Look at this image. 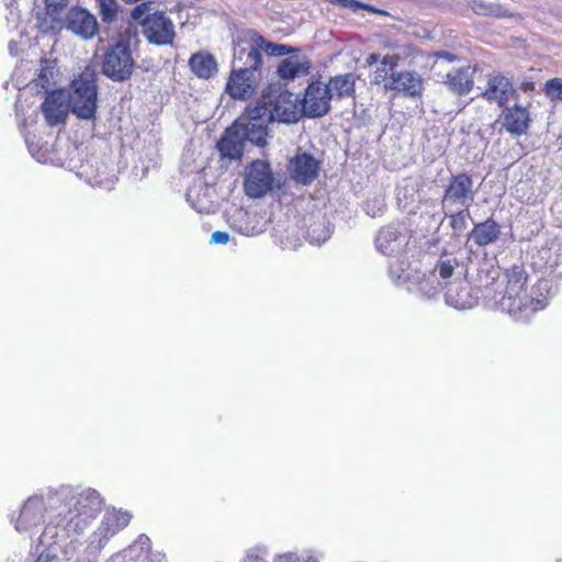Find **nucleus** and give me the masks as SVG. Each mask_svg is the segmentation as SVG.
Segmentation results:
<instances>
[{"instance_id":"1","label":"nucleus","mask_w":562,"mask_h":562,"mask_svg":"<svg viewBox=\"0 0 562 562\" xmlns=\"http://www.w3.org/2000/svg\"><path fill=\"white\" fill-rule=\"evenodd\" d=\"M301 116L299 97L280 86L269 85L256 105L246 108L240 120L247 139L263 147L267 145L269 123H296Z\"/></svg>"},{"instance_id":"2","label":"nucleus","mask_w":562,"mask_h":562,"mask_svg":"<svg viewBox=\"0 0 562 562\" xmlns=\"http://www.w3.org/2000/svg\"><path fill=\"white\" fill-rule=\"evenodd\" d=\"M71 89L68 101L63 90L56 89L47 93L41 108L49 126L65 123L69 106L78 119L92 120L95 117L98 108L95 70L90 66L85 67L71 81Z\"/></svg>"},{"instance_id":"3","label":"nucleus","mask_w":562,"mask_h":562,"mask_svg":"<svg viewBox=\"0 0 562 562\" xmlns=\"http://www.w3.org/2000/svg\"><path fill=\"white\" fill-rule=\"evenodd\" d=\"M153 2H142L131 11V19L135 21L143 36L149 44L156 46L171 45L176 38V27L164 10H153Z\"/></svg>"},{"instance_id":"4","label":"nucleus","mask_w":562,"mask_h":562,"mask_svg":"<svg viewBox=\"0 0 562 562\" xmlns=\"http://www.w3.org/2000/svg\"><path fill=\"white\" fill-rule=\"evenodd\" d=\"M72 505L60 517L58 525L64 526L68 533L79 535L91 525L101 512L102 498L92 488L72 497Z\"/></svg>"},{"instance_id":"5","label":"nucleus","mask_w":562,"mask_h":562,"mask_svg":"<svg viewBox=\"0 0 562 562\" xmlns=\"http://www.w3.org/2000/svg\"><path fill=\"white\" fill-rule=\"evenodd\" d=\"M371 83L382 87L385 92H391L393 97L402 95L409 99H422L425 90L424 79L415 70H400L387 74L384 68H376Z\"/></svg>"},{"instance_id":"6","label":"nucleus","mask_w":562,"mask_h":562,"mask_svg":"<svg viewBox=\"0 0 562 562\" xmlns=\"http://www.w3.org/2000/svg\"><path fill=\"white\" fill-rule=\"evenodd\" d=\"M505 289L499 300L503 311L512 315L522 312L530 303L527 283L528 272L524 263H515L503 272Z\"/></svg>"},{"instance_id":"7","label":"nucleus","mask_w":562,"mask_h":562,"mask_svg":"<svg viewBox=\"0 0 562 562\" xmlns=\"http://www.w3.org/2000/svg\"><path fill=\"white\" fill-rule=\"evenodd\" d=\"M135 60L128 41L119 40L110 45L102 59V72L114 81H125L131 78Z\"/></svg>"},{"instance_id":"8","label":"nucleus","mask_w":562,"mask_h":562,"mask_svg":"<svg viewBox=\"0 0 562 562\" xmlns=\"http://www.w3.org/2000/svg\"><path fill=\"white\" fill-rule=\"evenodd\" d=\"M261 34L248 29L238 35L235 41L233 60L240 64L241 68L261 72L263 66Z\"/></svg>"},{"instance_id":"9","label":"nucleus","mask_w":562,"mask_h":562,"mask_svg":"<svg viewBox=\"0 0 562 562\" xmlns=\"http://www.w3.org/2000/svg\"><path fill=\"white\" fill-rule=\"evenodd\" d=\"M260 78L261 72L249 68H234L228 75L225 93L233 100L247 101L257 93Z\"/></svg>"},{"instance_id":"10","label":"nucleus","mask_w":562,"mask_h":562,"mask_svg":"<svg viewBox=\"0 0 562 562\" xmlns=\"http://www.w3.org/2000/svg\"><path fill=\"white\" fill-rule=\"evenodd\" d=\"M331 93L321 81L311 82L302 100H300L301 114L307 117H322L330 111Z\"/></svg>"},{"instance_id":"11","label":"nucleus","mask_w":562,"mask_h":562,"mask_svg":"<svg viewBox=\"0 0 562 562\" xmlns=\"http://www.w3.org/2000/svg\"><path fill=\"white\" fill-rule=\"evenodd\" d=\"M273 180L270 165L260 159L254 160L247 168L245 192L250 198H261L272 189Z\"/></svg>"},{"instance_id":"12","label":"nucleus","mask_w":562,"mask_h":562,"mask_svg":"<svg viewBox=\"0 0 562 562\" xmlns=\"http://www.w3.org/2000/svg\"><path fill=\"white\" fill-rule=\"evenodd\" d=\"M474 199L473 180L467 172H458L449 178L445 188L443 202L469 207Z\"/></svg>"},{"instance_id":"13","label":"nucleus","mask_w":562,"mask_h":562,"mask_svg":"<svg viewBox=\"0 0 562 562\" xmlns=\"http://www.w3.org/2000/svg\"><path fill=\"white\" fill-rule=\"evenodd\" d=\"M290 178L299 184L310 186L319 176L321 161L312 154L297 153L288 165Z\"/></svg>"},{"instance_id":"14","label":"nucleus","mask_w":562,"mask_h":562,"mask_svg":"<svg viewBox=\"0 0 562 562\" xmlns=\"http://www.w3.org/2000/svg\"><path fill=\"white\" fill-rule=\"evenodd\" d=\"M482 98L488 102H495L499 108L506 106L510 100L518 98L517 89L512 80L501 72L488 75Z\"/></svg>"},{"instance_id":"15","label":"nucleus","mask_w":562,"mask_h":562,"mask_svg":"<svg viewBox=\"0 0 562 562\" xmlns=\"http://www.w3.org/2000/svg\"><path fill=\"white\" fill-rule=\"evenodd\" d=\"M531 123L528 106L514 104L503 106L502 125L512 136L519 137L526 135Z\"/></svg>"},{"instance_id":"16","label":"nucleus","mask_w":562,"mask_h":562,"mask_svg":"<svg viewBox=\"0 0 562 562\" xmlns=\"http://www.w3.org/2000/svg\"><path fill=\"white\" fill-rule=\"evenodd\" d=\"M67 29L82 38H92L99 32L95 16L87 9L72 7L66 16Z\"/></svg>"},{"instance_id":"17","label":"nucleus","mask_w":562,"mask_h":562,"mask_svg":"<svg viewBox=\"0 0 562 562\" xmlns=\"http://www.w3.org/2000/svg\"><path fill=\"white\" fill-rule=\"evenodd\" d=\"M476 71V65H467L454 68L446 74L443 85L451 93L458 97L467 95L474 88V76Z\"/></svg>"},{"instance_id":"18","label":"nucleus","mask_w":562,"mask_h":562,"mask_svg":"<svg viewBox=\"0 0 562 562\" xmlns=\"http://www.w3.org/2000/svg\"><path fill=\"white\" fill-rule=\"evenodd\" d=\"M131 519L132 514L127 510L115 508L108 510L95 531V535L99 536V546L103 547L112 537L127 527Z\"/></svg>"},{"instance_id":"19","label":"nucleus","mask_w":562,"mask_h":562,"mask_svg":"<svg viewBox=\"0 0 562 562\" xmlns=\"http://www.w3.org/2000/svg\"><path fill=\"white\" fill-rule=\"evenodd\" d=\"M245 132L240 117L229 128L225 131L217 143L218 151L223 157L229 159H240L245 148Z\"/></svg>"},{"instance_id":"20","label":"nucleus","mask_w":562,"mask_h":562,"mask_svg":"<svg viewBox=\"0 0 562 562\" xmlns=\"http://www.w3.org/2000/svg\"><path fill=\"white\" fill-rule=\"evenodd\" d=\"M45 510V505L41 499L29 498L21 508L15 522V529L19 532H23L42 525L44 522Z\"/></svg>"},{"instance_id":"21","label":"nucleus","mask_w":562,"mask_h":562,"mask_svg":"<svg viewBox=\"0 0 562 562\" xmlns=\"http://www.w3.org/2000/svg\"><path fill=\"white\" fill-rule=\"evenodd\" d=\"M501 236V225L493 218H487L474 224L469 234V239L479 247H485L495 243Z\"/></svg>"},{"instance_id":"22","label":"nucleus","mask_w":562,"mask_h":562,"mask_svg":"<svg viewBox=\"0 0 562 562\" xmlns=\"http://www.w3.org/2000/svg\"><path fill=\"white\" fill-rule=\"evenodd\" d=\"M356 76L352 72L337 75L330 77L329 81L326 86L329 93H331V99H345V98H355L356 94Z\"/></svg>"},{"instance_id":"23","label":"nucleus","mask_w":562,"mask_h":562,"mask_svg":"<svg viewBox=\"0 0 562 562\" xmlns=\"http://www.w3.org/2000/svg\"><path fill=\"white\" fill-rule=\"evenodd\" d=\"M191 70L199 78L209 79L217 70L215 58L209 53H195L189 59Z\"/></svg>"},{"instance_id":"24","label":"nucleus","mask_w":562,"mask_h":562,"mask_svg":"<svg viewBox=\"0 0 562 562\" xmlns=\"http://www.w3.org/2000/svg\"><path fill=\"white\" fill-rule=\"evenodd\" d=\"M144 536L138 538V541L130 546L125 550L116 553L112 558V562H142L146 559V548L144 544Z\"/></svg>"},{"instance_id":"25","label":"nucleus","mask_w":562,"mask_h":562,"mask_svg":"<svg viewBox=\"0 0 562 562\" xmlns=\"http://www.w3.org/2000/svg\"><path fill=\"white\" fill-rule=\"evenodd\" d=\"M101 20L104 23H112L116 20L119 13V3L116 0H95Z\"/></svg>"},{"instance_id":"26","label":"nucleus","mask_w":562,"mask_h":562,"mask_svg":"<svg viewBox=\"0 0 562 562\" xmlns=\"http://www.w3.org/2000/svg\"><path fill=\"white\" fill-rule=\"evenodd\" d=\"M261 41L263 42L261 44L262 53H266L268 56L281 57V56H285V55H289V54L297 50L296 48L285 45V44H278V43L270 42L267 38H265L262 35H261Z\"/></svg>"},{"instance_id":"27","label":"nucleus","mask_w":562,"mask_h":562,"mask_svg":"<svg viewBox=\"0 0 562 562\" xmlns=\"http://www.w3.org/2000/svg\"><path fill=\"white\" fill-rule=\"evenodd\" d=\"M471 8L474 13L480 15L510 16V14L499 12L501 5L486 3L482 0H473Z\"/></svg>"},{"instance_id":"28","label":"nucleus","mask_w":562,"mask_h":562,"mask_svg":"<svg viewBox=\"0 0 562 562\" xmlns=\"http://www.w3.org/2000/svg\"><path fill=\"white\" fill-rule=\"evenodd\" d=\"M277 72L282 79H293L300 72V64L291 58H284L279 64Z\"/></svg>"},{"instance_id":"29","label":"nucleus","mask_w":562,"mask_h":562,"mask_svg":"<svg viewBox=\"0 0 562 562\" xmlns=\"http://www.w3.org/2000/svg\"><path fill=\"white\" fill-rule=\"evenodd\" d=\"M544 93L551 100L562 101V79L555 77L547 80L544 83Z\"/></svg>"},{"instance_id":"30","label":"nucleus","mask_w":562,"mask_h":562,"mask_svg":"<svg viewBox=\"0 0 562 562\" xmlns=\"http://www.w3.org/2000/svg\"><path fill=\"white\" fill-rule=\"evenodd\" d=\"M45 4V12L52 18L53 21H57L60 12L67 4V0H42Z\"/></svg>"},{"instance_id":"31","label":"nucleus","mask_w":562,"mask_h":562,"mask_svg":"<svg viewBox=\"0 0 562 562\" xmlns=\"http://www.w3.org/2000/svg\"><path fill=\"white\" fill-rule=\"evenodd\" d=\"M458 260L456 258L453 259H446V260H440L437 266H436V270L438 271V274L440 278L442 279H449L452 277L453 274V271L456 269V267H458Z\"/></svg>"},{"instance_id":"32","label":"nucleus","mask_w":562,"mask_h":562,"mask_svg":"<svg viewBox=\"0 0 562 562\" xmlns=\"http://www.w3.org/2000/svg\"><path fill=\"white\" fill-rule=\"evenodd\" d=\"M402 60V56L400 54H391L385 55L381 58V66L378 68H384V71L390 72H397L396 67L398 66L400 61Z\"/></svg>"},{"instance_id":"33","label":"nucleus","mask_w":562,"mask_h":562,"mask_svg":"<svg viewBox=\"0 0 562 562\" xmlns=\"http://www.w3.org/2000/svg\"><path fill=\"white\" fill-rule=\"evenodd\" d=\"M469 215L468 211H459L450 216V226L453 231H462L465 228V218Z\"/></svg>"},{"instance_id":"34","label":"nucleus","mask_w":562,"mask_h":562,"mask_svg":"<svg viewBox=\"0 0 562 562\" xmlns=\"http://www.w3.org/2000/svg\"><path fill=\"white\" fill-rule=\"evenodd\" d=\"M383 47L384 48H387V49H395V48H400L402 49L403 52V55L405 58H414L415 56L418 55V48L414 45V44H405L403 46H395V45H392L391 43L389 42H385L383 44Z\"/></svg>"},{"instance_id":"35","label":"nucleus","mask_w":562,"mask_h":562,"mask_svg":"<svg viewBox=\"0 0 562 562\" xmlns=\"http://www.w3.org/2000/svg\"><path fill=\"white\" fill-rule=\"evenodd\" d=\"M229 240V235L223 231H216L211 236V243L225 245Z\"/></svg>"},{"instance_id":"36","label":"nucleus","mask_w":562,"mask_h":562,"mask_svg":"<svg viewBox=\"0 0 562 562\" xmlns=\"http://www.w3.org/2000/svg\"><path fill=\"white\" fill-rule=\"evenodd\" d=\"M52 70L49 68H42L38 75V79L43 81L42 87L46 90L50 86L49 78L52 77Z\"/></svg>"},{"instance_id":"37","label":"nucleus","mask_w":562,"mask_h":562,"mask_svg":"<svg viewBox=\"0 0 562 562\" xmlns=\"http://www.w3.org/2000/svg\"><path fill=\"white\" fill-rule=\"evenodd\" d=\"M435 56L439 59H445L449 63H453L459 59V57L456 54L447 52V50L436 52Z\"/></svg>"},{"instance_id":"38","label":"nucleus","mask_w":562,"mask_h":562,"mask_svg":"<svg viewBox=\"0 0 562 562\" xmlns=\"http://www.w3.org/2000/svg\"><path fill=\"white\" fill-rule=\"evenodd\" d=\"M519 89L528 94H531L536 90V83L531 80H525L519 85Z\"/></svg>"},{"instance_id":"39","label":"nucleus","mask_w":562,"mask_h":562,"mask_svg":"<svg viewBox=\"0 0 562 562\" xmlns=\"http://www.w3.org/2000/svg\"><path fill=\"white\" fill-rule=\"evenodd\" d=\"M392 240L396 239L395 233L390 231H381L378 236V243H380V246H382V240Z\"/></svg>"},{"instance_id":"40","label":"nucleus","mask_w":562,"mask_h":562,"mask_svg":"<svg viewBox=\"0 0 562 562\" xmlns=\"http://www.w3.org/2000/svg\"><path fill=\"white\" fill-rule=\"evenodd\" d=\"M379 59H380L379 54L371 53L366 58V65L372 66V65L376 64L379 61Z\"/></svg>"},{"instance_id":"41","label":"nucleus","mask_w":562,"mask_h":562,"mask_svg":"<svg viewBox=\"0 0 562 562\" xmlns=\"http://www.w3.org/2000/svg\"><path fill=\"white\" fill-rule=\"evenodd\" d=\"M144 544H147V548H146V559L145 561H142V562H154L151 557H150V541L147 537L144 538Z\"/></svg>"},{"instance_id":"42","label":"nucleus","mask_w":562,"mask_h":562,"mask_svg":"<svg viewBox=\"0 0 562 562\" xmlns=\"http://www.w3.org/2000/svg\"><path fill=\"white\" fill-rule=\"evenodd\" d=\"M244 562H266V561L257 554H249V555H247V558L245 559Z\"/></svg>"},{"instance_id":"43","label":"nucleus","mask_w":562,"mask_h":562,"mask_svg":"<svg viewBox=\"0 0 562 562\" xmlns=\"http://www.w3.org/2000/svg\"><path fill=\"white\" fill-rule=\"evenodd\" d=\"M341 1H342V2H350V3L355 4L356 7H360V5H361V3H360V2L355 1V0H341Z\"/></svg>"},{"instance_id":"44","label":"nucleus","mask_w":562,"mask_h":562,"mask_svg":"<svg viewBox=\"0 0 562 562\" xmlns=\"http://www.w3.org/2000/svg\"><path fill=\"white\" fill-rule=\"evenodd\" d=\"M493 272L496 274V278L498 277V273H497V270H493ZM493 279H495V277H492Z\"/></svg>"},{"instance_id":"45","label":"nucleus","mask_w":562,"mask_h":562,"mask_svg":"<svg viewBox=\"0 0 562 562\" xmlns=\"http://www.w3.org/2000/svg\"><path fill=\"white\" fill-rule=\"evenodd\" d=\"M283 558H285V559H291L292 557H291V555H284Z\"/></svg>"},{"instance_id":"46","label":"nucleus","mask_w":562,"mask_h":562,"mask_svg":"<svg viewBox=\"0 0 562 562\" xmlns=\"http://www.w3.org/2000/svg\"><path fill=\"white\" fill-rule=\"evenodd\" d=\"M558 562H562V560L558 561Z\"/></svg>"}]
</instances>
